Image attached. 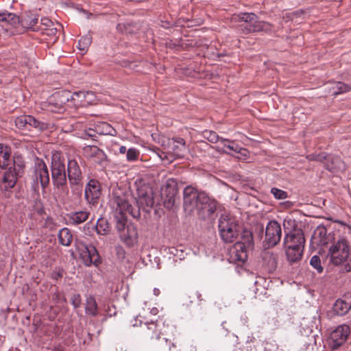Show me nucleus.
<instances>
[{"instance_id": "27", "label": "nucleus", "mask_w": 351, "mask_h": 351, "mask_svg": "<svg viewBox=\"0 0 351 351\" xmlns=\"http://www.w3.org/2000/svg\"><path fill=\"white\" fill-rule=\"evenodd\" d=\"M90 215V213L87 210H80L71 213L68 215L70 223L73 225H78L86 221Z\"/></svg>"}, {"instance_id": "40", "label": "nucleus", "mask_w": 351, "mask_h": 351, "mask_svg": "<svg viewBox=\"0 0 351 351\" xmlns=\"http://www.w3.org/2000/svg\"><path fill=\"white\" fill-rule=\"evenodd\" d=\"M202 135L204 138L207 139L212 143H216L219 141H221V138L215 131L206 130L203 131Z\"/></svg>"}, {"instance_id": "5", "label": "nucleus", "mask_w": 351, "mask_h": 351, "mask_svg": "<svg viewBox=\"0 0 351 351\" xmlns=\"http://www.w3.org/2000/svg\"><path fill=\"white\" fill-rule=\"evenodd\" d=\"M51 180L54 189L58 190H64L66 189V193H69L67 189V174L64 159L62 157L60 152H55L51 156Z\"/></svg>"}, {"instance_id": "35", "label": "nucleus", "mask_w": 351, "mask_h": 351, "mask_svg": "<svg viewBox=\"0 0 351 351\" xmlns=\"http://www.w3.org/2000/svg\"><path fill=\"white\" fill-rule=\"evenodd\" d=\"M38 23V18L33 17L32 16H28L21 19L22 25L27 28L32 29L34 31L40 30V28L36 27Z\"/></svg>"}, {"instance_id": "2", "label": "nucleus", "mask_w": 351, "mask_h": 351, "mask_svg": "<svg viewBox=\"0 0 351 351\" xmlns=\"http://www.w3.org/2000/svg\"><path fill=\"white\" fill-rule=\"evenodd\" d=\"M141 328L144 339L157 351H178L175 343L167 337L168 326L166 327L162 319L145 323Z\"/></svg>"}, {"instance_id": "47", "label": "nucleus", "mask_w": 351, "mask_h": 351, "mask_svg": "<svg viewBox=\"0 0 351 351\" xmlns=\"http://www.w3.org/2000/svg\"><path fill=\"white\" fill-rule=\"evenodd\" d=\"M306 158L310 161H318V162H324L325 158V153H321L319 154H309L306 156Z\"/></svg>"}, {"instance_id": "59", "label": "nucleus", "mask_w": 351, "mask_h": 351, "mask_svg": "<svg viewBox=\"0 0 351 351\" xmlns=\"http://www.w3.org/2000/svg\"><path fill=\"white\" fill-rule=\"evenodd\" d=\"M262 281H265V280L263 278H258V280L254 282V285L257 287Z\"/></svg>"}, {"instance_id": "38", "label": "nucleus", "mask_w": 351, "mask_h": 351, "mask_svg": "<svg viewBox=\"0 0 351 351\" xmlns=\"http://www.w3.org/2000/svg\"><path fill=\"white\" fill-rule=\"evenodd\" d=\"M91 43L92 36L88 33L80 39L77 47L82 51H86Z\"/></svg>"}, {"instance_id": "61", "label": "nucleus", "mask_w": 351, "mask_h": 351, "mask_svg": "<svg viewBox=\"0 0 351 351\" xmlns=\"http://www.w3.org/2000/svg\"><path fill=\"white\" fill-rule=\"evenodd\" d=\"M151 313L154 315H156L158 313V309L156 308H153L151 310Z\"/></svg>"}, {"instance_id": "13", "label": "nucleus", "mask_w": 351, "mask_h": 351, "mask_svg": "<svg viewBox=\"0 0 351 351\" xmlns=\"http://www.w3.org/2000/svg\"><path fill=\"white\" fill-rule=\"evenodd\" d=\"M77 249L85 265L90 266L92 264L97 265L100 263L99 253L93 245L79 241L77 243Z\"/></svg>"}, {"instance_id": "19", "label": "nucleus", "mask_w": 351, "mask_h": 351, "mask_svg": "<svg viewBox=\"0 0 351 351\" xmlns=\"http://www.w3.org/2000/svg\"><path fill=\"white\" fill-rule=\"evenodd\" d=\"M351 309V295H343L338 298L332 306V312L338 316L346 315Z\"/></svg>"}, {"instance_id": "11", "label": "nucleus", "mask_w": 351, "mask_h": 351, "mask_svg": "<svg viewBox=\"0 0 351 351\" xmlns=\"http://www.w3.org/2000/svg\"><path fill=\"white\" fill-rule=\"evenodd\" d=\"M34 181L33 188L35 191L39 188V184L45 189L49 184V173L47 165L43 160H37L32 175Z\"/></svg>"}, {"instance_id": "22", "label": "nucleus", "mask_w": 351, "mask_h": 351, "mask_svg": "<svg viewBox=\"0 0 351 351\" xmlns=\"http://www.w3.org/2000/svg\"><path fill=\"white\" fill-rule=\"evenodd\" d=\"M84 156L90 158L93 162L101 164L106 159L104 152L95 145H87L83 148Z\"/></svg>"}, {"instance_id": "12", "label": "nucleus", "mask_w": 351, "mask_h": 351, "mask_svg": "<svg viewBox=\"0 0 351 351\" xmlns=\"http://www.w3.org/2000/svg\"><path fill=\"white\" fill-rule=\"evenodd\" d=\"M162 146L165 150H168L169 153L172 155L173 160L176 158H184L187 152L186 141L180 137L168 138L163 141Z\"/></svg>"}, {"instance_id": "48", "label": "nucleus", "mask_w": 351, "mask_h": 351, "mask_svg": "<svg viewBox=\"0 0 351 351\" xmlns=\"http://www.w3.org/2000/svg\"><path fill=\"white\" fill-rule=\"evenodd\" d=\"M63 269L60 267H56L51 274V278L55 280H60L63 276Z\"/></svg>"}, {"instance_id": "3", "label": "nucleus", "mask_w": 351, "mask_h": 351, "mask_svg": "<svg viewBox=\"0 0 351 351\" xmlns=\"http://www.w3.org/2000/svg\"><path fill=\"white\" fill-rule=\"evenodd\" d=\"M66 170L71 193L80 197L82 195L84 178L81 159L69 157Z\"/></svg>"}, {"instance_id": "42", "label": "nucleus", "mask_w": 351, "mask_h": 351, "mask_svg": "<svg viewBox=\"0 0 351 351\" xmlns=\"http://www.w3.org/2000/svg\"><path fill=\"white\" fill-rule=\"evenodd\" d=\"M13 171L19 173L25 167V163L21 156L14 157L12 160Z\"/></svg>"}, {"instance_id": "37", "label": "nucleus", "mask_w": 351, "mask_h": 351, "mask_svg": "<svg viewBox=\"0 0 351 351\" xmlns=\"http://www.w3.org/2000/svg\"><path fill=\"white\" fill-rule=\"evenodd\" d=\"M96 230L99 234H106L110 231V227L107 220L104 218L98 219L96 224Z\"/></svg>"}, {"instance_id": "54", "label": "nucleus", "mask_w": 351, "mask_h": 351, "mask_svg": "<svg viewBox=\"0 0 351 351\" xmlns=\"http://www.w3.org/2000/svg\"><path fill=\"white\" fill-rule=\"evenodd\" d=\"M261 25H262V32L268 33V32H271L273 31L274 26L268 22H265V21L261 22Z\"/></svg>"}, {"instance_id": "31", "label": "nucleus", "mask_w": 351, "mask_h": 351, "mask_svg": "<svg viewBox=\"0 0 351 351\" xmlns=\"http://www.w3.org/2000/svg\"><path fill=\"white\" fill-rule=\"evenodd\" d=\"M60 243L64 246H69L73 241V235L67 228H62L58 233Z\"/></svg>"}, {"instance_id": "4", "label": "nucleus", "mask_w": 351, "mask_h": 351, "mask_svg": "<svg viewBox=\"0 0 351 351\" xmlns=\"http://www.w3.org/2000/svg\"><path fill=\"white\" fill-rule=\"evenodd\" d=\"M254 245L252 233L243 230L240 240L234 243L230 250V261L236 264H243L247 258V250Z\"/></svg>"}, {"instance_id": "39", "label": "nucleus", "mask_w": 351, "mask_h": 351, "mask_svg": "<svg viewBox=\"0 0 351 351\" xmlns=\"http://www.w3.org/2000/svg\"><path fill=\"white\" fill-rule=\"evenodd\" d=\"M332 89L333 94L337 95L351 90V85L346 84L341 82H337L335 83Z\"/></svg>"}, {"instance_id": "7", "label": "nucleus", "mask_w": 351, "mask_h": 351, "mask_svg": "<svg viewBox=\"0 0 351 351\" xmlns=\"http://www.w3.org/2000/svg\"><path fill=\"white\" fill-rule=\"evenodd\" d=\"M58 97L61 104H67V107L79 108L90 104L93 93L88 91H78L71 94L70 91L64 90H61Z\"/></svg>"}, {"instance_id": "33", "label": "nucleus", "mask_w": 351, "mask_h": 351, "mask_svg": "<svg viewBox=\"0 0 351 351\" xmlns=\"http://www.w3.org/2000/svg\"><path fill=\"white\" fill-rule=\"evenodd\" d=\"M61 91L54 93L49 100V105L51 106L50 110L53 112H59L64 109V106H67V104H61L59 101L58 95H60Z\"/></svg>"}, {"instance_id": "25", "label": "nucleus", "mask_w": 351, "mask_h": 351, "mask_svg": "<svg viewBox=\"0 0 351 351\" xmlns=\"http://www.w3.org/2000/svg\"><path fill=\"white\" fill-rule=\"evenodd\" d=\"M327 230L324 226H319L315 230L312 236L313 242L320 246H324L328 243Z\"/></svg>"}, {"instance_id": "8", "label": "nucleus", "mask_w": 351, "mask_h": 351, "mask_svg": "<svg viewBox=\"0 0 351 351\" xmlns=\"http://www.w3.org/2000/svg\"><path fill=\"white\" fill-rule=\"evenodd\" d=\"M238 224L228 216H221L218 221L220 237L225 243L234 242L239 236Z\"/></svg>"}, {"instance_id": "24", "label": "nucleus", "mask_w": 351, "mask_h": 351, "mask_svg": "<svg viewBox=\"0 0 351 351\" xmlns=\"http://www.w3.org/2000/svg\"><path fill=\"white\" fill-rule=\"evenodd\" d=\"M12 160L11 148L3 143H0V168H9L12 165Z\"/></svg>"}, {"instance_id": "9", "label": "nucleus", "mask_w": 351, "mask_h": 351, "mask_svg": "<svg viewBox=\"0 0 351 351\" xmlns=\"http://www.w3.org/2000/svg\"><path fill=\"white\" fill-rule=\"evenodd\" d=\"M136 206L143 211L149 213L154 205V192L151 187L143 184L136 189Z\"/></svg>"}, {"instance_id": "63", "label": "nucleus", "mask_w": 351, "mask_h": 351, "mask_svg": "<svg viewBox=\"0 0 351 351\" xmlns=\"http://www.w3.org/2000/svg\"><path fill=\"white\" fill-rule=\"evenodd\" d=\"M172 339H171L170 337H168V335L167 334V337L168 339H170L171 340V342H174L175 344L176 345V338L174 337V335H172Z\"/></svg>"}, {"instance_id": "43", "label": "nucleus", "mask_w": 351, "mask_h": 351, "mask_svg": "<svg viewBox=\"0 0 351 351\" xmlns=\"http://www.w3.org/2000/svg\"><path fill=\"white\" fill-rule=\"evenodd\" d=\"M310 265L315 268L318 273H322L323 271V267L321 265V260L319 256L314 255L312 256L310 261Z\"/></svg>"}, {"instance_id": "53", "label": "nucleus", "mask_w": 351, "mask_h": 351, "mask_svg": "<svg viewBox=\"0 0 351 351\" xmlns=\"http://www.w3.org/2000/svg\"><path fill=\"white\" fill-rule=\"evenodd\" d=\"M54 26L53 23L48 18H43L40 20V27L39 28H49Z\"/></svg>"}, {"instance_id": "52", "label": "nucleus", "mask_w": 351, "mask_h": 351, "mask_svg": "<svg viewBox=\"0 0 351 351\" xmlns=\"http://www.w3.org/2000/svg\"><path fill=\"white\" fill-rule=\"evenodd\" d=\"M40 31L43 34H46L49 36H56L58 32L57 28L54 26H52L49 28H40Z\"/></svg>"}, {"instance_id": "45", "label": "nucleus", "mask_w": 351, "mask_h": 351, "mask_svg": "<svg viewBox=\"0 0 351 351\" xmlns=\"http://www.w3.org/2000/svg\"><path fill=\"white\" fill-rule=\"evenodd\" d=\"M271 193L277 199H285L288 196L287 193L286 191L276 187L271 188Z\"/></svg>"}, {"instance_id": "55", "label": "nucleus", "mask_w": 351, "mask_h": 351, "mask_svg": "<svg viewBox=\"0 0 351 351\" xmlns=\"http://www.w3.org/2000/svg\"><path fill=\"white\" fill-rule=\"evenodd\" d=\"M189 299H194L197 300L198 301H201L202 299L201 298V294L196 291H193L189 292Z\"/></svg>"}, {"instance_id": "6", "label": "nucleus", "mask_w": 351, "mask_h": 351, "mask_svg": "<svg viewBox=\"0 0 351 351\" xmlns=\"http://www.w3.org/2000/svg\"><path fill=\"white\" fill-rule=\"evenodd\" d=\"M328 254L332 264L342 265L343 271H351V253L346 239L339 240L333 244L329 249Z\"/></svg>"}, {"instance_id": "15", "label": "nucleus", "mask_w": 351, "mask_h": 351, "mask_svg": "<svg viewBox=\"0 0 351 351\" xmlns=\"http://www.w3.org/2000/svg\"><path fill=\"white\" fill-rule=\"evenodd\" d=\"M281 226L276 221H270L265 228V245L269 247L276 245L280 241Z\"/></svg>"}, {"instance_id": "41", "label": "nucleus", "mask_w": 351, "mask_h": 351, "mask_svg": "<svg viewBox=\"0 0 351 351\" xmlns=\"http://www.w3.org/2000/svg\"><path fill=\"white\" fill-rule=\"evenodd\" d=\"M155 152L162 161H167L169 163L173 161V157L169 153L168 150L162 151L159 148H156Z\"/></svg>"}, {"instance_id": "20", "label": "nucleus", "mask_w": 351, "mask_h": 351, "mask_svg": "<svg viewBox=\"0 0 351 351\" xmlns=\"http://www.w3.org/2000/svg\"><path fill=\"white\" fill-rule=\"evenodd\" d=\"M200 192L191 186H187L183 191L184 205L185 209L192 211L194 210V204L199 199Z\"/></svg>"}, {"instance_id": "57", "label": "nucleus", "mask_w": 351, "mask_h": 351, "mask_svg": "<svg viewBox=\"0 0 351 351\" xmlns=\"http://www.w3.org/2000/svg\"><path fill=\"white\" fill-rule=\"evenodd\" d=\"M7 13H8V11H6V10L0 11V21H4V20L5 19Z\"/></svg>"}, {"instance_id": "29", "label": "nucleus", "mask_w": 351, "mask_h": 351, "mask_svg": "<svg viewBox=\"0 0 351 351\" xmlns=\"http://www.w3.org/2000/svg\"><path fill=\"white\" fill-rule=\"evenodd\" d=\"M286 249V255L287 260L291 263H295L302 258L303 248L298 247L293 248L291 245H289Z\"/></svg>"}, {"instance_id": "36", "label": "nucleus", "mask_w": 351, "mask_h": 351, "mask_svg": "<svg viewBox=\"0 0 351 351\" xmlns=\"http://www.w3.org/2000/svg\"><path fill=\"white\" fill-rule=\"evenodd\" d=\"M239 20L245 22L244 28L248 31V28L250 27V25H253L256 20L258 19V16L254 13H242L239 16Z\"/></svg>"}, {"instance_id": "26", "label": "nucleus", "mask_w": 351, "mask_h": 351, "mask_svg": "<svg viewBox=\"0 0 351 351\" xmlns=\"http://www.w3.org/2000/svg\"><path fill=\"white\" fill-rule=\"evenodd\" d=\"M263 265L269 273H273L277 267V255L269 252L263 256Z\"/></svg>"}, {"instance_id": "64", "label": "nucleus", "mask_w": 351, "mask_h": 351, "mask_svg": "<svg viewBox=\"0 0 351 351\" xmlns=\"http://www.w3.org/2000/svg\"><path fill=\"white\" fill-rule=\"evenodd\" d=\"M258 291V288L256 287V289L254 290V292H255L256 294H257Z\"/></svg>"}, {"instance_id": "32", "label": "nucleus", "mask_w": 351, "mask_h": 351, "mask_svg": "<svg viewBox=\"0 0 351 351\" xmlns=\"http://www.w3.org/2000/svg\"><path fill=\"white\" fill-rule=\"evenodd\" d=\"M221 142L223 143V146L227 147L230 151H232L235 153H240L244 156H245L246 153H247V150L246 149L240 147L232 141L221 138Z\"/></svg>"}, {"instance_id": "17", "label": "nucleus", "mask_w": 351, "mask_h": 351, "mask_svg": "<svg viewBox=\"0 0 351 351\" xmlns=\"http://www.w3.org/2000/svg\"><path fill=\"white\" fill-rule=\"evenodd\" d=\"M15 125L20 130H29L32 128H37L38 130H43L45 128L44 123L39 121L31 115H22L15 119Z\"/></svg>"}, {"instance_id": "51", "label": "nucleus", "mask_w": 351, "mask_h": 351, "mask_svg": "<svg viewBox=\"0 0 351 351\" xmlns=\"http://www.w3.org/2000/svg\"><path fill=\"white\" fill-rule=\"evenodd\" d=\"M262 21H258V19L256 20V22L253 23V25H250V27L248 28L247 32H262Z\"/></svg>"}, {"instance_id": "1", "label": "nucleus", "mask_w": 351, "mask_h": 351, "mask_svg": "<svg viewBox=\"0 0 351 351\" xmlns=\"http://www.w3.org/2000/svg\"><path fill=\"white\" fill-rule=\"evenodd\" d=\"M130 199H132L131 195L125 189L120 187L113 189L109 204L114 213L116 228L119 234L127 228L128 225L125 216L127 213L134 219H138L140 218V209L133 208V206L130 203Z\"/></svg>"}, {"instance_id": "28", "label": "nucleus", "mask_w": 351, "mask_h": 351, "mask_svg": "<svg viewBox=\"0 0 351 351\" xmlns=\"http://www.w3.org/2000/svg\"><path fill=\"white\" fill-rule=\"evenodd\" d=\"M85 312L92 317H96L98 315V306L93 295H90L86 297Z\"/></svg>"}, {"instance_id": "50", "label": "nucleus", "mask_w": 351, "mask_h": 351, "mask_svg": "<svg viewBox=\"0 0 351 351\" xmlns=\"http://www.w3.org/2000/svg\"><path fill=\"white\" fill-rule=\"evenodd\" d=\"M304 15V12L302 10L296 11L292 13L287 14L286 16L284 17V19L286 20V21H288L289 20L293 21L296 19L298 17H300Z\"/></svg>"}, {"instance_id": "60", "label": "nucleus", "mask_w": 351, "mask_h": 351, "mask_svg": "<svg viewBox=\"0 0 351 351\" xmlns=\"http://www.w3.org/2000/svg\"><path fill=\"white\" fill-rule=\"evenodd\" d=\"M117 254L121 256H124L125 254V252L124 250L122 249V248H119L117 250Z\"/></svg>"}, {"instance_id": "14", "label": "nucleus", "mask_w": 351, "mask_h": 351, "mask_svg": "<svg viewBox=\"0 0 351 351\" xmlns=\"http://www.w3.org/2000/svg\"><path fill=\"white\" fill-rule=\"evenodd\" d=\"M350 333V328L347 324H342L337 327L330 335L329 346L332 350L337 349L348 339Z\"/></svg>"}, {"instance_id": "62", "label": "nucleus", "mask_w": 351, "mask_h": 351, "mask_svg": "<svg viewBox=\"0 0 351 351\" xmlns=\"http://www.w3.org/2000/svg\"><path fill=\"white\" fill-rule=\"evenodd\" d=\"M154 293L155 295H158L160 294V290L158 289L155 288L154 289Z\"/></svg>"}, {"instance_id": "10", "label": "nucleus", "mask_w": 351, "mask_h": 351, "mask_svg": "<svg viewBox=\"0 0 351 351\" xmlns=\"http://www.w3.org/2000/svg\"><path fill=\"white\" fill-rule=\"evenodd\" d=\"M217 202L211 199L204 192H200L199 199L194 204V209H196L199 218L205 219L210 217L217 210Z\"/></svg>"}, {"instance_id": "46", "label": "nucleus", "mask_w": 351, "mask_h": 351, "mask_svg": "<svg viewBox=\"0 0 351 351\" xmlns=\"http://www.w3.org/2000/svg\"><path fill=\"white\" fill-rule=\"evenodd\" d=\"M139 152L135 148H130L127 151L126 158L128 161H135L138 159Z\"/></svg>"}, {"instance_id": "44", "label": "nucleus", "mask_w": 351, "mask_h": 351, "mask_svg": "<svg viewBox=\"0 0 351 351\" xmlns=\"http://www.w3.org/2000/svg\"><path fill=\"white\" fill-rule=\"evenodd\" d=\"M4 21L8 23L9 24L15 26L19 24L20 21V18L19 16L14 13L8 12L7 13L5 19Z\"/></svg>"}, {"instance_id": "58", "label": "nucleus", "mask_w": 351, "mask_h": 351, "mask_svg": "<svg viewBox=\"0 0 351 351\" xmlns=\"http://www.w3.org/2000/svg\"><path fill=\"white\" fill-rule=\"evenodd\" d=\"M127 151H128V150H127V149H126V147H125V146H121V147H119V152H120L121 154H125V153H126V154H127Z\"/></svg>"}, {"instance_id": "23", "label": "nucleus", "mask_w": 351, "mask_h": 351, "mask_svg": "<svg viewBox=\"0 0 351 351\" xmlns=\"http://www.w3.org/2000/svg\"><path fill=\"white\" fill-rule=\"evenodd\" d=\"M324 167L331 172L343 169V163L340 158L325 154L324 162H322Z\"/></svg>"}, {"instance_id": "16", "label": "nucleus", "mask_w": 351, "mask_h": 351, "mask_svg": "<svg viewBox=\"0 0 351 351\" xmlns=\"http://www.w3.org/2000/svg\"><path fill=\"white\" fill-rule=\"evenodd\" d=\"M101 194V185L95 179L90 180L84 188V198L88 204L95 206L99 202Z\"/></svg>"}, {"instance_id": "56", "label": "nucleus", "mask_w": 351, "mask_h": 351, "mask_svg": "<svg viewBox=\"0 0 351 351\" xmlns=\"http://www.w3.org/2000/svg\"><path fill=\"white\" fill-rule=\"evenodd\" d=\"M95 132L96 130L89 128L88 130H86L85 134L89 137H94L95 136Z\"/></svg>"}, {"instance_id": "34", "label": "nucleus", "mask_w": 351, "mask_h": 351, "mask_svg": "<svg viewBox=\"0 0 351 351\" xmlns=\"http://www.w3.org/2000/svg\"><path fill=\"white\" fill-rule=\"evenodd\" d=\"M96 132L102 135H117V131L106 122H101L99 123L96 126Z\"/></svg>"}, {"instance_id": "30", "label": "nucleus", "mask_w": 351, "mask_h": 351, "mask_svg": "<svg viewBox=\"0 0 351 351\" xmlns=\"http://www.w3.org/2000/svg\"><path fill=\"white\" fill-rule=\"evenodd\" d=\"M8 171H5L3 176V182L6 189H11L14 186L17 180V173L12 170V166H10Z\"/></svg>"}, {"instance_id": "21", "label": "nucleus", "mask_w": 351, "mask_h": 351, "mask_svg": "<svg viewBox=\"0 0 351 351\" xmlns=\"http://www.w3.org/2000/svg\"><path fill=\"white\" fill-rule=\"evenodd\" d=\"M120 239L128 247H132L138 242V232L136 227L130 223L127 228L119 234Z\"/></svg>"}, {"instance_id": "49", "label": "nucleus", "mask_w": 351, "mask_h": 351, "mask_svg": "<svg viewBox=\"0 0 351 351\" xmlns=\"http://www.w3.org/2000/svg\"><path fill=\"white\" fill-rule=\"evenodd\" d=\"M71 302L75 308H79L82 304L80 295L79 293L73 294L71 298Z\"/></svg>"}, {"instance_id": "18", "label": "nucleus", "mask_w": 351, "mask_h": 351, "mask_svg": "<svg viewBox=\"0 0 351 351\" xmlns=\"http://www.w3.org/2000/svg\"><path fill=\"white\" fill-rule=\"evenodd\" d=\"M305 239L300 229L294 230L293 232L286 234L284 239L285 247L291 245L293 248H304Z\"/></svg>"}]
</instances>
